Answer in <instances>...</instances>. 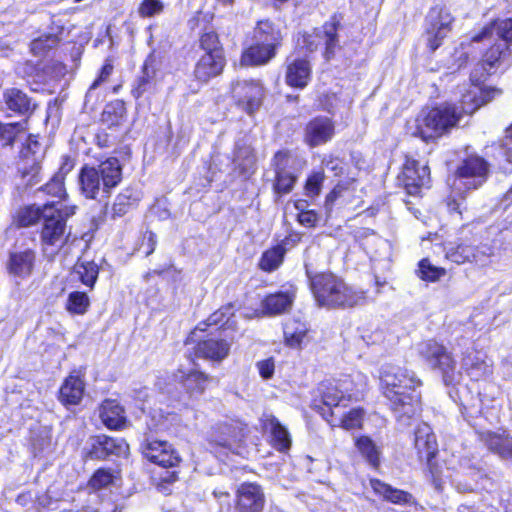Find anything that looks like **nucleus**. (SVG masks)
Returning a JSON list of instances; mask_svg holds the SVG:
<instances>
[{
	"mask_svg": "<svg viewBox=\"0 0 512 512\" xmlns=\"http://www.w3.org/2000/svg\"><path fill=\"white\" fill-rule=\"evenodd\" d=\"M462 365L472 379L478 380L492 373V363L478 351L468 352L462 360Z\"/></svg>",
	"mask_w": 512,
	"mask_h": 512,
	"instance_id": "nucleus-32",
	"label": "nucleus"
},
{
	"mask_svg": "<svg viewBox=\"0 0 512 512\" xmlns=\"http://www.w3.org/2000/svg\"><path fill=\"white\" fill-rule=\"evenodd\" d=\"M75 159L68 154L61 157V163L58 170L54 173L55 175L64 178L74 169Z\"/></svg>",
	"mask_w": 512,
	"mask_h": 512,
	"instance_id": "nucleus-62",
	"label": "nucleus"
},
{
	"mask_svg": "<svg viewBox=\"0 0 512 512\" xmlns=\"http://www.w3.org/2000/svg\"><path fill=\"white\" fill-rule=\"evenodd\" d=\"M336 134V123L333 118L316 115L310 118L303 127V142L310 148L319 147L332 141Z\"/></svg>",
	"mask_w": 512,
	"mask_h": 512,
	"instance_id": "nucleus-16",
	"label": "nucleus"
},
{
	"mask_svg": "<svg viewBox=\"0 0 512 512\" xmlns=\"http://www.w3.org/2000/svg\"><path fill=\"white\" fill-rule=\"evenodd\" d=\"M141 246L145 247L146 257L153 254L157 246V235L151 230L145 231L143 234Z\"/></svg>",
	"mask_w": 512,
	"mask_h": 512,
	"instance_id": "nucleus-63",
	"label": "nucleus"
},
{
	"mask_svg": "<svg viewBox=\"0 0 512 512\" xmlns=\"http://www.w3.org/2000/svg\"><path fill=\"white\" fill-rule=\"evenodd\" d=\"M198 47L203 52L196 60L192 76L200 84H207L221 76L227 65L224 45L215 29H204L198 36Z\"/></svg>",
	"mask_w": 512,
	"mask_h": 512,
	"instance_id": "nucleus-4",
	"label": "nucleus"
},
{
	"mask_svg": "<svg viewBox=\"0 0 512 512\" xmlns=\"http://www.w3.org/2000/svg\"><path fill=\"white\" fill-rule=\"evenodd\" d=\"M355 446L361 455L373 467H378L380 463V451L375 443L367 436L356 438Z\"/></svg>",
	"mask_w": 512,
	"mask_h": 512,
	"instance_id": "nucleus-47",
	"label": "nucleus"
},
{
	"mask_svg": "<svg viewBox=\"0 0 512 512\" xmlns=\"http://www.w3.org/2000/svg\"><path fill=\"white\" fill-rule=\"evenodd\" d=\"M420 357L432 368L437 369L443 381L449 385L454 380L456 363L446 347L435 340H427L418 344Z\"/></svg>",
	"mask_w": 512,
	"mask_h": 512,
	"instance_id": "nucleus-13",
	"label": "nucleus"
},
{
	"mask_svg": "<svg viewBox=\"0 0 512 512\" xmlns=\"http://www.w3.org/2000/svg\"><path fill=\"white\" fill-rule=\"evenodd\" d=\"M293 41L294 47L291 53L299 55H308L311 57V54L314 53L318 47L314 36L307 31H299L294 36Z\"/></svg>",
	"mask_w": 512,
	"mask_h": 512,
	"instance_id": "nucleus-48",
	"label": "nucleus"
},
{
	"mask_svg": "<svg viewBox=\"0 0 512 512\" xmlns=\"http://www.w3.org/2000/svg\"><path fill=\"white\" fill-rule=\"evenodd\" d=\"M483 105V101L480 99V96L477 94H473L471 92H467L462 94L460 98V106L459 110L463 111L462 118L465 115H472L474 114L478 109H480Z\"/></svg>",
	"mask_w": 512,
	"mask_h": 512,
	"instance_id": "nucleus-54",
	"label": "nucleus"
},
{
	"mask_svg": "<svg viewBox=\"0 0 512 512\" xmlns=\"http://www.w3.org/2000/svg\"><path fill=\"white\" fill-rule=\"evenodd\" d=\"M496 21H490L486 23L478 32L474 33L471 36L472 42H481L485 39H489L493 35L494 27H495Z\"/></svg>",
	"mask_w": 512,
	"mask_h": 512,
	"instance_id": "nucleus-64",
	"label": "nucleus"
},
{
	"mask_svg": "<svg viewBox=\"0 0 512 512\" xmlns=\"http://www.w3.org/2000/svg\"><path fill=\"white\" fill-rule=\"evenodd\" d=\"M356 186L354 179L341 180L326 194L324 205L327 209H332L337 203L348 205L355 198Z\"/></svg>",
	"mask_w": 512,
	"mask_h": 512,
	"instance_id": "nucleus-31",
	"label": "nucleus"
},
{
	"mask_svg": "<svg viewBox=\"0 0 512 512\" xmlns=\"http://www.w3.org/2000/svg\"><path fill=\"white\" fill-rule=\"evenodd\" d=\"M326 175L324 170H314L304 181L303 194L313 202L321 193Z\"/></svg>",
	"mask_w": 512,
	"mask_h": 512,
	"instance_id": "nucleus-46",
	"label": "nucleus"
},
{
	"mask_svg": "<svg viewBox=\"0 0 512 512\" xmlns=\"http://www.w3.org/2000/svg\"><path fill=\"white\" fill-rule=\"evenodd\" d=\"M157 76L156 57L150 53L140 68V74L136 78L131 88V95L135 100H139L143 94L155 83Z\"/></svg>",
	"mask_w": 512,
	"mask_h": 512,
	"instance_id": "nucleus-29",
	"label": "nucleus"
},
{
	"mask_svg": "<svg viewBox=\"0 0 512 512\" xmlns=\"http://www.w3.org/2000/svg\"><path fill=\"white\" fill-rule=\"evenodd\" d=\"M114 65L111 58H107L101 66L97 77L91 83L89 90H95L103 82L107 81L110 75L113 73Z\"/></svg>",
	"mask_w": 512,
	"mask_h": 512,
	"instance_id": "nucleus-57",
	"label": "nucleus"
},
{
	"mask_svg": "<svg viewBox=\"0 0 512 512\" xmlns=\"http://www.w3.org/2000/svg\"><path fill=\"white\" fill-rule=\"evenodd\" d=\"M253 40L265 43L279 51L285 39L282 28L274 20L265 18L258 20L253 28Z\"/></svg>",
	"mask_w": 512,
	"mask_h": 512,
	"instance_id": "nucleus-22",
	"label": "nucleus"
},
{
	"mask_svg": "<svg viewBox=\"0 0 512 512\" xmlns=\"http://www.w3.org/2000/svg\"><path fill=\"white\" fill-rule=\"evenodd\" d=\"M84 393V383L78 377L70 375L60 388V401L65 405H76L80 402Z\"/></svg>",
	"mask_w": 512,
	"mask_h": 512,
	"instance_id": "nucleus-38",
	"label": "nucleus"
},
{
	"mask_svg": "<svg viewBox=\"0 0 512 512\" xmlns=\"http://www.w3.org/2000/svg\"><path fill=\"white\" fill-rule=\"evenodd\" d=\"M462 112L456 104L450 102L431 106L416 117L412 135L426 144L437 143L458 128Z\"/></svg>",
	"mask_w": 512,
	"mask_h": 512,
	"instance_id": "nucleus-2",
	"label": "nucleus"
},
{
	"mask_svg": "<svg viewBox=\"0 0 512 512\" xmlns=\"http://www.w3.org/2000/svg\"><path fill=\"white\" fill-rule=\"evenodd\" d=\"M99 416L109 429H120L125 424L124 409L116 400H105L100 406Z\"/></svg>",
	"mask_w": 512,
	"mask_h": 512,
	"instance_id": "nucleus-34",
	"label": "nucleus"
},
{
	"mask_svg": "<svg viewBox=\"0 0 512 512\" xmlns=\"http://www.w3.org/2000/svg\"><path fill=\"white\" fill-rule=\"evenodd\" d=\"M285 255L281 245H272L262 252L258 260V268L265 273H272L282 266Z\"/></svg>",
	"mask_w": 512,
	"mask_h": 512,
	"instance_id": "nucleus-39",
	"label": "nucleus"
},
{
	"mask_svg": "<svg viewBox=\"0 0 512 512\" xmlns=\"http://www.w3.org/2000/svg\"><path fill=\"white\" fill-rule=\"evenodd\" d=\"M370 484L376 493L395 504L407 503L412 497L411 494L402 490L393 489L391 486L377 479H372Z\"/></svg>",
	"mask_w": 512,
	"mask_h": 512,
	"instance_id": "nucleus-44",
	"label": "nucleus"
},
{
	"mask_svg": "<svg viewBox=\"0 0 512 512\" xmlns=\"http://www.w3.org/2000/svg\"><path fill=\"white\" fill-rule=\"evenodd\" d=\"M140 200V193L137 189L131 186L123 188L111 204L109 219L116 220L125 217L138 207Z\"/></svg>",
	"mask_w": 512,
	"mask_h": 512,
	"instance_id": "nucleus-26",
	"label": "nucleus"
},
{
	"mask_svg": "<svg viewBox=\"0 0 512 512\" xmlns=\"http://www.w3.org/2000/svg\"><path fill=\"white\" fill-rule=\"evenodd\" d=\"M214 20V14L211 12H203L202 10L196 11L193 16L188 20V27L191 31L196 30L200 26V22L203 21L207 24H212Z\"/></svg>",
	"mask_w": 512,
	"mask_h": 512,
	"instance_id": "nucleus-60",
	"label": "nucleus"
},
{
	"mask_svg": "<svg viewBox=\"0 0 512 512\" xmlns=\"http://www.w3.org/2000/svg\"><path fill=\"white\" fill-rule=\"evenodd\" d=\"M489 174V163L477 154L466 156L454 171L459 179L479 178L485 181Z\"/></svg>",
	"mask_w": 512,
	"mask_h": 512,
	"instance_id": "nucleus-28",
	"label": "nucleus"
},
{
	"mask_svg": "<svg viewBox=\"0 0 512 512\" xmlns=\"http://www.w3.org/2000/svg\"><path fill=\"white\" fill-rule=\"evenodd\" d=\"M284 82L293 89L303 90L312 81V57L290 53L284 61Z\"/></svg>",
	"mask_w": 512,
	"mask_h": 512,
	"instance_id": "nucleus-14",
	"label": "nucleus"
},
{
	"mask_svg": "<svg viewBox=\"0 0 512 512\" xmlns=\"http://www.w3.org/2000/svg\"><path fill=\"white\" fill-rule=\"evenodd\" d=\"M311 291L319 306L353 308L365 297L349 288L341 278L331 272L316 273L310 278Z\"/></svg>",
	"mask_w": 512,
	"mask_h": 512,
	"instance_id": "nucleus-5",
	"label": "nucleus"
},
{
	"mask_svg": "<svg viewBox=\"0 0 512 512\" xmlns=\"http://www.w3.org/2000/svg\"><path fill=\"white\" fill-rule=\"evenodd\" d=\"M278 52L265 43L254 40L242 49L240 63L248 67L265 66L276 58Z\"/></svg>",
	"mask_w": 512,
	"mask_h": 512,
	"instance_id": "nucleus-23",
	"label": "nucleus"
},
{
	"mask_svg": "<svg viewBox=\"0 0 512 512\" xmlns=\"http://www.w3.org/2000/svg\"><path fill=\"white\" fill-rule=\"evenodd\" d=\"M497 35L508 46L512 44V18L504 19L498 25Z\"/></svg>",
	"mask_w": 512,
	"mask_h": 512,
	"instance_id": "nucleus-61",
	"label": "nucleus"
},
{
	"mask_svg": "<svg viewBox=\"0 0 512 512\" xmlns=\"http://www.w3.org/2000/svg\"><path fill=\"white\" fill-rule=\"evenodd\" d=\"M269 425L271 428L274 446L280 451L289 449L291 446V439L287 429L282 426L275 417H272L269 420Z\"/></svg>",
	"mask_w": 512,
	"mask_h": 512,
	"instance_id": "nucleus-51",
	"label": "nucleus"
},
{
	"mask_svg": "<svg viewBox=\"0 0 512 512\" xmlns=\"http://www.w3.org/2000/svg\"><path fill=\"white\" fill-rule=\"evenodd\" d=\"M292 158V152L289 149H280L271 159L274 174L271 189L276 199L292 193L299 180L301 171L292 164Z\"/></svg>",
	"mask_w": 512,
	"mask_h": 512,
	"instance_id": "nucleus-8",
	"label": "nucleus"
},
{
	"mask_svg": "<svg viewBox=\"0 0 512 512\" xmlns=\"http://www.w3.org/2000/svg\"><path fill=\"white\" fill-rule=\"evenodd\" d=\"M308 331L305 322H286L283 327L285 344L291 348L300 347Z\"/></svg>",
	"mask_w": 512,
	"mask_h": 512,
	"instance_id": "nucleus-42",
	"label": "nucleus"
},
{
	"mask_svg": "<svg viewBox=\"0 0 512 512\" xmlns=\"http://www.w3.org/2000/svg\"><path fill=\"white\" fill-rule=\"evenodd\" d=\"M103 441V449L105 450V457L109 455L123 456L127 455L129 446L123 439H115L105 435H101Z\"/></svg>",
	"mask_w": 512,
	"mask_h": 512,
	"instance_id": "nucleus-53",
	"label": "nucleus"
},
{
	"mask_svg": "<svg viewBox=\"0 0 512 512\" xmlns=\"http://www.w3.org/2000/svg\"><path fill=\"white\" fill-rule=\"evenodd\" d=\"M230 94L237 108L253 116L263 104L265 88L257 79L237 80L231 83Z\"/></svg>",
	"mask_w": 512,
	"mask_h": 512,
	"instance_id": "nucleus-10",
	"label": "nucleus"
},
{
	"mask_svg": "<svg viewBox=\"0 0 512 512\" xmlns=\"http://www.w3.org/2000/svg\"><path fill=\"white\" fill-rule=\"evenodd\" d=\"M44 153L39 134L29 133L18 152L17 172L22 179L37 181L42 169Z\"/></svg>",
	"mask_w": 512,
	"mask_h": 512,
	"instance_id": "nucleus-12",
	"label": "nucleus"
},
{
	"mask_svg": "<svg viewBox=\"0 0 512 512\" xmlns=\"http://www.w3.org/2000/svg\"><path fill=\"white\" fill-rule=\"evenodd\" d=\"M230 344L225 340L208 339L198 344L197 354L205 359L221 362L229 354Z\"/></svg>",
	"mask_w": 512,
	"mask_h": 512,
	"instance_id": "nucleus-35",
	"label": "nucleus"
},
{
	"mask_svg": "<svg viewBox=\"0 0 512 512\" xmlns=\"http://www.w3.org/2000/svg\"><path fill=\"white\" fill-rule=\"evenodd\" d=\"M27 130V120L3 123L0 121V141L3 146L13 147L21 133Z\"/></svg>",
	"mask_w": 512,
	"mask_h": 512,
	"instance_id": "nucleus-43",
	"label": "nucleus"
},
{
	"mask_svg": "<svg viewBox=\"0 0 512 512\" xmlns=\"http://www.w3.org/2000/svg\"><path fill=\"white\" fill-rule=\"evenodd\" d=\"M123 179V166L115 156L107 157L97 166L85 164L78 174L79 188L86 199L96 200L101 191L110 195Z\"/></svg>",
	"mask_w": 512,
	"mask_h": 512,
	"instance_id": "nucleus-3",
	"label": "nucleus"
},
{
	"mask_svg": "<svg viewBox=\"0 0 512 512\" xmlns=\"http://www.w3.org/2000/svg\"><path fill=\"white\" fill-rule=\"evenodd\" d=\"M65 307L71 314L83 315L90 307L89 297L85 292L73 291L68 295Z\"/></svg>",
	"mask_w": 512,
	"mask_h": 512,
	"instance_id": "nucleus-50",
	"label": "nucleus"
},
{
	"mask_svg": "<svg viewBox=\"0 0 512 512\" xmlns=\"http://www.w3.org/2000/svg\"><path fill=\"white\" fill-rule=\"evenodd\" d=\"M39 191L51 198L48 202H55L56 207H60L61 204L71 203L66 190L65 179L55 174L39 188Z\"/></svg>",
	"mask_w": 512,
	"mask_h": 512,
	"instance_id": "nucleus-36",
	"label": "nucleus"
},
{
	"mask_svg": "<svg viewBox=\"0 0 512 512\" xmlns=\"http://www.w3.org/2000/svg\"><path fill=\"white\" fill-rule=\"evenodd\" d=\"M99 272V265L94 261H78L73 267V274L77 280L90 290L94 288Z\"/></svg>",
	"mask_w": 512,
	"mask_h": 512,
	"instance_id": "nucleus-40",
	"label": "nucleus"
},
{
	"mask_svg": "<svg viewBox=\"0 0 512 512\" xmlns=\"http://www.w3.org/2000/svg\"><path fill=\"white\" fill-rule=\"evenodd\" d=\"M164 11V3L161 0H142L138 6V14L141 18H151Z\"/></svg>",
	"mask_w": 512,
	"mask_h": 512,
	"instance_id": "nucleus-56",
	"label": "nucleus"
},
{
	"mask_svg": "<svg viewBox=\"0 0 512 512\" xmlns=\"http://www.w3.org/2000/svg\"><path fill=\"white\" fill-rule=\"evenodd\" d=\"M36 263V252L31 248L9 253L6 270L10 275L22 279L28 278Z\"/></svg>",
	"mask_w": 512,
	"mask_h": 512,
	"instance_id": "nucleus-24",
	"label": "nucleus"
},
{
	"mask_svg": "<svg viewBox=\"0 0 512 512\" xmlns=\"http://www.w3.org/2000/svg\"><path fill=\"white\" fill-rule=\"evenodd\" d=\"M414 444L419 458L421 460L427 461L435 489L441 491L443 489L444 482L440 477L436 475L432 464V459L435 457L438 451V444L436 437L429 425L423 423L417 427L415 431Z\"/></svg>",
	"mask_w": 512,
	"mask_h": 512,
	"instance_id": "nucleus-15",
	"label": "nucleus"
},
{
	"mask_svg": "<svg viewBox=\"0 0 512 512\" xmlns=\"http://www.w3.org/2000/svg\"><path fill=\"white\" fill-rule=\"evenodd\" d=\"M426 20L427 26L424 30L426 46L430 53H434L452 31L455 17L446 6L434 5L429 9Z\"/></svg>",
	"mask_w": 512,
	"mask_h": 512,
	"instance_id": "nucleus-9",
	"label": "nucleus"
},
{
	"mask_svg": "<svg viewBox=\"0 0 512 512\" xmlns=\"http://www.w3.org/2000/svg\"><path fill=\"white\" fill-rule=\"evenodd\" d=\"M481 238L477 225L463 224L457 231L456 241L446 249L445 258L457 265L477 262L485 255L480 245Z\"/></svg>",
	"mask_w": 512,
	"mask_h": 512,
	"instance_id": "nucleus-7",
	"label": "nucleus"
},
{
	"mask_svg": "<svg viewBox=\"0 0 512 512\" xmlns=\"http://www.w3.org/2000/svg\"><path fill=\"white\" fill-rule=\"evenodd\" d=\"M45 208L47 211L38 230L40 245L44 251L50 247L61 248L70 235L67 222L77 213L79 207L74 203L56 207L55 202H45Z\"/></svg>",
	"mask_w": 512,
	"mask_h": 512,
	"instance_id": "nucleus-6",
	"label": "nucleus"
},
{
	"mask_svg": "<svg viewBox=\"0 0 512 512\" xmlns=\"http://www.w3.org/2000/svg\"><path fill=\"white\" fill-rule=\"evenodd\" d=\"M143 454L149 461L162 467H175L180 462L179 455L166 441H147Z\"/></svg>",
	"mask_w": 512,
	"mask_h": 512,
	"instance_id": "nucleus-21",
	"label": "nucleus"
},
{
	"mask_svg": "<svg viewBox=\"0 0 512 512\" xmlns=\"http://www.w3.org/2000/svg\"><path fill=\"white\" fill-rule=\"evenodd\" d=\"M510 47L504 43L491 44L482 54L480 63L486 69L498 67L510 55Z\"/></svg>",
	"mask_w": 512,
	"mask_h": 512,
	"instance_id": "nucleus-41",
	"label": "nucleus"
},
{
	"mask_svg": "<svg viewBox=\"0 0 512 512\" xmlns=\"http://www.w3.org/2000/svg\"><path fill=\"white\" fill-rule=\"evenodd\" d=\"M65 27L62 24L52 22L49 31L31 40L29 51L33 56L45 57L50 51L56 49L63 40Z\"/></svg>",
	"mask_w": 512,
	"mask_h": 512,
	"instance_id": "nucleus-20",
	"label": "nucleus"
},
{
	"mask_svg": "<svg viewBox=\"0 0 512 512\" xmlns=\"http://www.w3.org/2000/svg\"><path fill=\"white\" fill-rule=\"evenodd\" d=\"M5 109L14 115L24 117L29 124L30 117L37 109V103L23 90L11 87L3 91L2 94Z\"/></svg>",
	"mask_w": 512,
	"mask_h": 512,
	"instance_id": "nucleus-18",
	"label": "nucleus"
},
{
	"mask_svg": "<svg viewBox=\"0 0 512 512\" xmlns=\"http://www.w3.org/2000/svg\"><path fill=\"white\" fill-rule=\"evenodd\" d=\"M363 416H364V411L362 409H360V408L351 409L348 413L343 415L342 418H340L338 425L346 430L360 428L362 425ZM331 425L336 426L337 424L334 421L333 424H331Z\"/></svg>",
	"mask_w": 512,
	"mask_h": 512,
	"instance_id": "nucleus-55",
	"label": "nucleus"
},
{
	"mask_svg": "<svg viewBox=\"0 0 512 512\" xmlns=\"http://www.w3.org/2000/svg\"><path fill=\"white\" fill-rule=\"evenodd\" d=\"M319 213L314 209H307L301 213H297V222L306 228H315L319 222Z\"/></svg>",
	"mask_w": 512,
	"mask_h": 512,
	"instance_id": "nucleus-58",
	"label": "nucleus"
},
{
	"mask_svg": "<svg viewBox=\"0 0 512 512\" xmlns=\"http://www.w3.org/2000/svg\"><path fill=\"white\" fill-rule=\"evenodd\" d=\"M480 440L500 458L512 460V437L506 432L485 431L479 434Z\"/></svg>",
	"mask_w": 512,
	"mask_h": 512,
	"instance_id": "nucleus-30",
	"label": "nucleus"
},
{
	"mask_svg": "<svg viewBox=\"0 0 512 512\" xmlns=\"http://www.w3.org/2000/svg\"><path fill=\"white\" fill-rule=\"evenodd\" d=\"M302 238V233L291 230L280 242L276 243V245H281L286 254L289 250L295 248L302 241Z\"/></svg>",
	"mask_w": 512,
	"mask_h": 512,
	"instance_id": "nucleus-59",
	"label": "nucleus"
},
{
	"mask_svg": "<svg viewBox=\"0 0 512 512\" xmlns=\"http://www.w3.org/2000/svg\"><path fill=\"white\" fill-rule=\"evenodd\" d=\"M175 377L183 385V388L190 396H198L204 393L210 377L200 371H190L185 373L178 370Z\"/></svg>",
	"mask_w": 512,
	"mask_h": 512,
	"instance_id": "nucleus-33",
	"label": "nucleus"
},
{
	"mask_svg": "<svg viewBox=\"0 0 512 512\" xmlns=\"http://www.w3.org/2000/svg\"><path fill=\"white\" fill-rule=\"evenodd\" d=\"M127 115L126 103L122 99H115L108 102L100 115V121L108 128L121 125Z\"/></svg>",
	"mask_w": 512,
	"mask_h": 512,
	"instance_id": "nucleus-37",
	"label": "nucleus"
},
{
	"mask_svg": "<svg viewBox=\"0 0 512 512\" xmlns=\"http://www.w3.org/2000/svg\"><path fill=\"white\" fill-rule=\"evenodd\" d=\"M398 179L408 195L419 196L423 189L431 187V170L428 163L421 164L405 154Z\"/></svg>",
	"mask_w": 512,
	"mask_h": 512,
	"instance_id": "nucleus-11",
	"label": "nucleus"
},
{
	"mask_svg": "<svg viewBox=\"0 0 512 512\" xmlns=\"http://www.w3.org/2000/svg\"><path fill=\"white\" fill-rule=\"evenodd\" d=\"M380 381L383 394L390 401L398 420L408 424L407 420L419 409L420 394L416 390L422 384L420 379L408 369L389 367L382 371Z\"/></svg>",
	"mask_w": 512,
	"mask_h": 512,
	"instance_id": "nucleus-1",
	"label": "nucleus"
},
{
	"mask_svg": "<svg viewBox=\"0 0 512 512\" xmlns=\"http://www.w3.org/2000/svg\"><path fill=\"white\" fill-rule=\"evenodd\" d=\"M45 203L42 206L28 205L22 208L16 216V224L19 227H30L42 222L46 214Z\"/></svg>",
	"mask_w": 512,
	"mask_h": 512,
	"instance_id": "nucleus-45",
	"label": "nucleus"
},
{
	"mask_svg": "<svg viewBox=\"0 0 512 512\" xmlns=\"http://www.w3.org/2000/svg\"><path fill=\"white\" fill-rule=\"evenodd\" d=\"M116 475L110 469L100 468L94 472L89 480V486L93 490L108 488L114 483Z\"/></svg>",
	"mask_w": 512,
	"mask_h": 512,
	"instance_id": "nucleus-52",
	"label": "nucleus"
},
{
	"mask_svg": "<svg viewBox=\"0 0 512 512\" xmlns=\"http://www.w3.org/2000/svg\"><path fill=\"white\" fill-rule=\"evenodd\" d=\"M265 495L261 486L254 483H243L237 490L233 512H262Z\"/></svg>",
	"mask_w": 512,
	"mask_h": 512,
	"instance_id": "nucleus-19",
	"label": "nucleus"
},
{
	"mask_svg": "<svg viewBox=\"0 0 512 512\" xmlns=\"http://www.w3.org/2000/svg\"><path fill=\"white\" fill-rule=\"evenodd\" d=\"M343 15L339 12L333 13L329 20L322 25V39L324 48L322 56L326 61L334 58L337 49L339 48V34L338 30L341 27Z\"/></svg>",
	"mask_w": 512,
	"mask_h": 512,
	"instance_id": "nucleus-27",
	"label": "nucleus"
},
{
	"mask_svg": "<svg viewBox=\"0 0 512 512\" xmlns=\"http://www.w3.org/2000/svg\"><path fill=\"white\" fill-rule=\"evenodd\" d=\"M320 393L323 404L330 410L329 415L322 413L323 417L333 424L335 412L332 408L340 405L346 406V402L351 399L349 382L347 381H327L321 384Z\"/></svg>",
	"mask_w": 512,
	"mask_h": 512,
	"instance_id": "nucleus-17",
	"label": "nucleus"
},
{
	"mask_svg": "<svg viewBox=\"0 0 512 512\" xmlns=\"http://www.w3.org/2000/svg\"><path fill=\"white\" fill-rule=\"evenodd\" d=\"M417 276L425 282H436L446 275V269L434 266L428 258H423L418 262Z\"/></svg>",
	"mask_w": 512,
	"mask_h": 512,
	"instance_id": "nucleus-49",
	"label": "nucleus"
},
{
	"mask_svg": "<svg viewBox=\"0 0 512 512\" xmlns=\"http://www.w3.org/2000/svg\"><path fill=\"white\" fill-rule=\"evenodd\" d=\"M295 299L293 291H277L269 293L260 302V315L274 317L287 312Z\"/></svg>",
	"mask_w": 512,
	"mask_h": 512,
	"instance_id": "nucleus-25",
	"label": "nucleus"
}]
</instances>
